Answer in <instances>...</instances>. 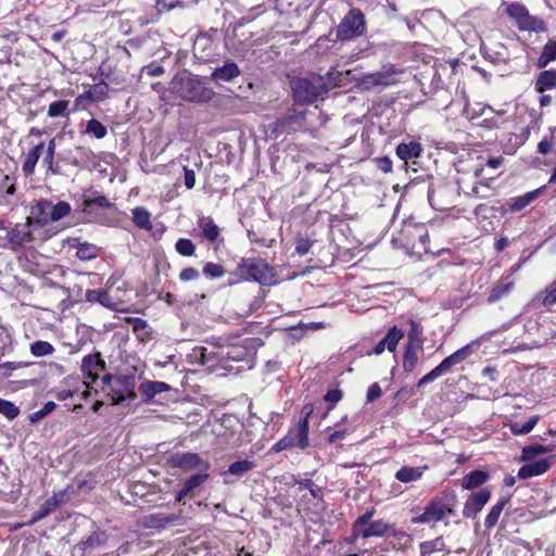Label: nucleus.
Here are the masks:
<instances>
[{
  "label": "nucleus",
  "instance_id": "obj_1",
  "mask_svg": "<svg viewBox=\"0 0 556 556\" xmlns=\"http://www.w3.org/2000/svg\"><path fill=\"white\" fill-rule=\"evenodd\" d=\"M341 74L328 73L326 76L312 75L308 78L292 80L293 98L296 103L311 104L330 89L339 86Z\"/></svg>",
  "mask_w": 556,
  "mask_h": 556
},
{
  "label": "nucleus",
  "instance_id": "obj_2",
  "mask_svg": "<svg viewBox=\"0 0 556 556\" xmlns=\"http://www.w3.org/2000/svg\"><path fill=\"white\" fill-rule=\"evenodd\" d=\"M173 84L176 93L188 102L206 103L214 97V91L195 77H176Z\"/></svg>",
  "mask_w": 556,
  "mask_h": 556
},
{
  "label": "nucleus",
  "instance_id": "obj_3",
  "mask_svg": "<svg viewBox=\"0 0 556 556\" xmlns=\"http://www.w3.org/2000/svg\"><path fill=\"white\" fill-rule=\"evenodd\" d=\"M235 275L241 280H254L265 286L274 283L275 278L274 268L258 257L242 258Z\"/></svg>",
  "mask_w": 556,
  "mask_h": 556
},
{
  "label": "nucleus",
  "instance_id": "obj_4",
  "mask_svg": "<svg viewBox=\"0 0 556 556\" xmlns=\"http://www.w3.org/2000/svg\"><path fill=\"white\" fill-rule=\"evenodd\" d=\"M456 504V495L454 492H444L442 496L432 498L425 511L413 518L414 523H430L442 520L446 515L453 514Z\"/></svg>",
  "mask_w": 556,
  "mask_h": 556
},
{
  "label": "nucleus",
  "instance_id": "obj_5",
  "mask_svg": "<svg viewBox=\"0 0 556 556\" xmlns=\"http://www.w3.org/2000/svg\"><path fill=\"white\" fill-rule=\"evenodd\" d=\"M365 31V16L358 9H352L337 28V38L350 40Z\"/></svg>",
  "mask_w": 556,
  "mask_h": 556
},
{
  "label": "nucleus",
  "instance_id": "obj_6",
  "mask_svg": "<svg viewBox=\"0 0 556 556\" xmlns=\"http://www.w3.org/2000/svg\"><path fill=\"white\" fill-rule=\"evenodd\" d=\"M507 14L516 21L520 30L543 31L544 22L541 18L530 15L526 7L519 3H511L506 9Z\"/></svg>",
  "mask_w": 556,
  "mask_h": 556
},
{
  "label": "nucleus",
  "instance_id": "obj_7",
  "mask_svg": "<svg viewBox=\"0 0 556 556\" xmlns=\"http://www.w3.org/2000/svg\"><path fill=\"white\" fill-rule=\"evenodd\" d=\"M469 352H470V346L469 345H466V346L457 350L455 353H453L452 355H450L446 358H444L430 372H428L426 376H424L418 381L417 387L420 388V387H422V386H425V384L435 380L437 378H439L443 374L447 372L453 366L462 363L469 355Z\"/></svg>",
  "mask_w": 556,
  "mask_h": 556
},
{
  "label": "nucleus",
  "instance_id": "obj_8",
  "mask_svg": "<svg viewBox=\"0 0 556 556\" xmlns=\"http://www.w3.org/2000/svg\"><path fill=\"white\" fill-rule=\"evenodd\" d=\"M374 515V511H367L366 514L359 516L354 525V531L367 539L370 536H382L387 534L391 526L383 520H376L370 522V519Z\"/></svg>",
  "mask_w": 556,
  "mask_h": 556
},
{
  "label": "nucleus",
  "instance_id": "obj_9",
  "mask_svg": "<svg viewBox=\"0 0 556 556\" xmlns=\"http://www.w3.org/2000/svg\"><path fill=\"white\" fill-rule=\"evenodd\" d=\"M170 464L175 468H180L186 471L192 470V469H207L208 463L206 460H203L198 454L195 453H177L170 456Z\"/></svg>",
  "mask_w": 556,
  "mask_h": 556
},
{
  "label": "nucleus",
  "instance_id": "obj_10",
  "mask_svg": "<svg viewBox=\"0 0 556 556\" xmlns=\"http://www.w3.org/2000/svg\"><path fill=\"white\" fill-rule=\"evenodd\" d=\"M490 497L491 493L486 489H482L479 492L471 494L465 503L463 510L464 517L475 518L489 502Z\"/></svg>",
  "mask_w": 556,
  "mask_h": 556
},
{
  "label": "nucleus",
  "instance_id": "obj_11",
  "mask_svg": "<svg viewBox=\"0 0 556 556\" xmlns=\"http://www.w3.org/2000/svg\"><path fill=\"white\" fill-rule=\"evenodd\" d=\"M403 337L404 332L401 329H399L396 326L392 327L388 331L386 337L376 344V346L372 350V353L376 355H380L384 352V350L394 352L397 346V343ZM367 354L370 355L371 352H368Z\"/></svg>",
  "mask_w": 556,
  "mask_h": 556
},
{
  "label": "nucleus",
  "instance_id": "obj_12",
  "mask_svg": "<svg viewBox=\"0 0 556 556\" xmlns=\"http://www.w3.org/2000/svg\"><path fill=\"white\" fill-rule=\"evenodd\" d=\"M105 369V362L100 353L86 355L81 363V370L92 382L98 379V372Z\"/></svg>",
  "mask_w": 556,
  "mask_h": 556
},
{
  "label": "nucleus",
  "instance_id": "obj_13",
  "mask_svg": "<svg viewBox=\"0 0 556 556\" xmlns=\"http://www.w3.org/2000/svg\"><path fill=\"white\" fill-rule=\"evenodd\" d=\"M392 83V74L376 72L364 75L358 85L362 89L368 90L377 86H387Z\"/></svg>",
  "mask_w": 556,
  "mask_h": 556
},
{
  "label": "nucleus",
  "instance_id": "obj_14",
  "mask_svg": "<svg viewBox=\"0 0 556 556\" xmlns=\"http://www.w3.org/2000/svg\"><path fill=\"white\" fill-rule=\"evenodd\" d=\"M313 412L314 406L312 404H306L302 408L303 418L298 425L299 447L302 450L308 445V418Z\"/></svg>",
  "mask_w": 556,
  "mask_h": 556
},
{
  "label": "nucleus",
  "instance_id": "obj_15",
  "mask_svg": "<svg viewBox=\"0 0 556 556\" xmlns=\"http://www.w3.org/2000/svg\"><path fill=\"white\" fill-rule=\"evenodd\" d=\"M50 201L40 200L31 208V217L27 218L26 226L30 225L33 220L40 225H47L50 223L49 217Z\"/></svg>",
  "mask_w": 556,
  "mask_h": 556
},
{
  "label": "nucleus",
  "instance_id": "obj_16",
  "mask_svg": "<svg viewBox=\"0 0 556 556\" xmlns=\"http://www.w3.org/2000/svg\"><path fill=\"white\" fill-rule=\"evenodd\" d=\"M170 390L169 384L162 381L147 380L139 386V392L144 396V402L149 403L156 394Z\"/></svg>",
  "mask_w": 556,
  "mask_h": 556
},
{
  "label": "nucleus",
  "instance_id": "obj_17",
  "mask_svg": "<svg viewBox=\"0 0 556 556\" xmlns=\"http://www.w3.org/2000/svg\"><path fill=\"white\" fill-rule=\"evenodd\" d=\"M241 74L235 62H226L223 66L216 67L212 73L215 81H230Z\"/></svg>",
  "mask_w": 556,
  "mask_h": 556
},
{
  "label": "nucleus",
  "instance_id": "obj_18",
  "mask_svg": "<svg viewBox=\"0 0 556 556\" xmlns=\"http://www.w3.org/2000/svg\"><path fill=\"white\" fill-rule=\"evenodd\" d=\"M548 468L549 463L546 459L536 460L521 466L518 470V477L521 479H528L546 472Z\"/></svg>",
  "mask_w": 556,
  "mask_h": 556
},
{
  "label": "nucleus",
  "instance_id": "obj_19",
  "mask_svg": "<svg viewBox=\"0 0 556 556\" xmlns=\"http://www.w3.org/2000/svg\"><path fill=\"white\" fill-rule=\"evenodd\" d=\"M178 519L179 515L156 513L144 518V526L148 528H165L167 525H174Z\"/></svg>",
  "mask_w": 556,
  "mask_h": 556
},
{
  "label": "nucleus",
  "instance_id": "obj_20",
  "mask_svg": "<svg viewBox=\"0 0 556 556\" xmlns=\"http://www.w3.org/2000/svg\"><path fill=\"white\" fill-rule=\"evenodd\" d=\"M427 469V466L424 467H409L404 466L400 470L396 471L395 478L403 482V483H409L419 480L424 471Z\"/></svg>",
  "mask_w": 556,
  "mask_h": 556
},
{
  "label": "nucleus",
  "instance_id": "obj_21",
  "mask_svg": "<svg viewBox=\"0 0 556 556\" xmlns=\"http://www.w3.org/2000/svg\"><path fill=\"white\" fill-rule=\"evenodd\" d=\"M553 88H556V70L541 72L535 81L536 91L543 93L545 90Z\"/></svg>",
  "mask_w": 556,
  "mask_h": 556
},
{
  "label": "nucleus",
  "instance_id": "obj_22",
  "mask_svg": "<svg viewBox=\"0 0 556 556\" xmlns=\"http://www.w3.org/2000/svg\"><path fill=\"white\" fill-rule=\"evenodd\" d=\"M43 142H40L27 153L25 162L23 164V172L26 175H31L34 173L35 166L43 151Z\"/></svg>",
  "mask_w": 556,
  "mask_h": 556
},
{
  "label": "nucleus",
  "instance_id": "obj_23",
  "mask_svg": "<svg viewBox=\"0 0 556 556\" xmlns=\"http://www.w3.org/2000/svg\"><path fill=\"white\" fill-rule=\"evenodd\" d=\"M421 151V146L417 142L400 143L396 147V155L403 161L418 157Z\"/></svg>",
  "mask_w": 556,
  "mask_h": 556
},
{
  "label": "nucleus",
  "instance_id": "obj_24",
  "mask_svg": "<svg viewBox=\"0 0 556 556\" xmlns=\"http://www.w3.org/2000/svg\"><path fill=\"white\" fill-rule=\"evenodd\" d=\"M556 60V40L548 41L544 48L543 52L538 59V67L544 68L546 67L551 62Z\"/></svg>",
  "mask_w": 556,
  "mask_h": 556
},
{
  "label": "nucleus",
  "instance_id": "obj_25",
  "mask_svg": "<svg viewBox=\"0 0 556 556\" xmlns=\"http://www.w3.org/2000/svg\"><path fill=\"white\" fill-rule=\"evenodd\" d=\"M63 494H54L50 498H48L40 507V509L36 513L35 520H40L47 517L49 514L54 511L61 504V497Z\"/></svg>",
  "mask_w": 556,
  "mask_h": 556
},
{
  "label": "nucleus",
  "instance_id": "obj_26",
  "mask_svg": "<svg viewBox=\"0 0 556 556\" xmlns=\"http://www.w3.org/2000/svg\"><path fill=\"white\" fill-rule=\"evenodd\" d=\"M276 10L280 14L292 15L296 17L301 15V4L296 0H276Z\"/></svg>",
  "mask_w": 556,
  "mask_h": 556
},
{
  "label": "nucleus",
  "instance_id": "obj_27",
  "mask_svg": "<svg viewBox=\"0 0 556 556\" xmlns=\"http://www.w3.org/2000/svg\"><path fill=\"white\" fill-rule=\"evenodd\" d=\"M444 543L441 539H437L420 544L421 556H445L442 553Z\"/></svg>",
  "mask_w": 556,
  "mask_h": 556
},
{
  "label": "nucleus",
  "instance_id": "obj_28",
  "mask_svg": "<svg viewBox=\"0 0 556 556\" xmlns=\"http://www.w3.org/2000/svg\"><path fill=\"white\" fill-rule=\"evenodd\" d=\"M200 227L202 228L203 236L208 241H215L219 236V228L211 217H203L200 219Z\"/></svg>",
  "mask_w": 556,
  "mask_h": 556
},
{
  "label": "nucleus",
  "instance_id": "obj_29",
  "mask_svg": "<svg viewBox=\"0 0 556 556\" xmlns=\"http://www.w3.org/2000/svg\"><path fill=\"white\" fill-rule=\"evenodd\" d=\"M488 479V473L481 470H473L469 472L463 479V486L465 489H475L481 484H483Z\"/></svg>",
  "mask_w": 556,
  "mask_h": 556
},
{
  "label": "nucleus",
  "instance_id": "obj_30",
  "mask_svg": "<svg viewBox=\"0 0 556 556\" xmlns=\"http://www.w3.org/2000/svg\"><path fill=\"white\" fill-rule=\"evenodd\" d=\"M72 211L71 205L65 201H60L56 204L50 202L49 217L50 222H59L67 216Z\"/></svg>",
  "mask_w": 556,
  "mask_h": 556
},
{
  "label": "nucleus",
  "instance_id": "obj_31",
  "mask_svg": "<svg viewBox=\"0 0 556 556\" xmlns=\"http://www.w3.org/2000/svg\"><path fill=\"white\" fill-rule=\"evenodd\" d=\"M420 351H422V346L417 348V345L407 344L403 359V367L406 371H410L415 368L418 362V353Z\"/></svg>",
  "mask_w": 556,
  "mask_h": 556
},
{
  "label": "nucleus",
  "instance_id": "obj_32",
  "mask_svg": "<svg viewBox=\"0 0 556 556\" xmlns=\"http://www.w3.org/2000/svg\"><path fill=\"white\" fill-rule=\"evenodd\" d=\"M132 220L141 229H151L150 213L143 207L132 211Z\"/></svg>",
  "mask_w": 556,
  "mask_h": 556
},
{
  "label": "nucleus",
  "instance_id": "obj_33",
  "mask_svg": "<svg viewBox=\"0 0 556 556\" xmlns=\"http://www.w3.org/2000/svg\"><path fill=\"white\" fill-rule=\"evenodd\" d=\"M540 193V189L528 192L523 194L522 197H518L514 199L513 203L510 204V212H518L525 208L528 204H530Z\"/></svg>",
  "mask_w": 556,
  "mask_h": 556
},
{
  "label": "nucleus",
  "instance_id": "obj_34",
  "mask_svg": "<svg viewBox=\"0 0 556 556\" xmlns=\"http://www.w3.org/2000/svg\"><path fill=\"white\" fill-rule=\"evenodd\" d=\"M507 501L506 500H501L498 501L490 510V513L488 514L486 518H485V527L488 529H491L493 528L497 521H498V518L506 505Z\"/></svg>",
  "mask_w": 556,
  "mask_h": 556
},
{
  "label": "nucleus",
  "instance_id": "obj_35",
  "mask_svg": "<svg viewBox=\"0 0 556 556\" xmlns=\"http://www.w3.org/2000/svg\"><path fill=\"white\" fill-rule=\"evenodd\" d=\"M70 101L67 100H59L55 102H52L48 108V116L54 118L60 116H67Z\"/></svg>",
  "mask_w": 556,
  "mask_h": 556
},
{
  "label": "nucleus",
  "instance_id": "obj_36",
  "mask_svg": "<svg viewBox=\"0 0 556 556\" xmlns=\"http://www.w3.org/2000/svg\"><path fill=\"white\" fill-rule=\"evenodd\" d=\"M513 288L514 283L511 281L500 282L491 290L488 301L490 303L498 301L503 295L509 293L513 290Z\"/></svg>",
  "mask_w": 556,
  "mask_h": 556
},
{
  "label": "nucleus",
  "instance_id": "obj_37",
  "mask_svg": "<svg viewBox=\"0 0 556 556\" xmlns=\"http://www.w3.org/2000/svg\"><path fill=\"white\" fill-rule=\"evenodd\" d=\"M255 467V464L251 460L243 459L237 460L229 466L228 472L233 476H242L243 473L252 470Z\"/></svg>",
  "mask_w": 556,
  "mask_h": 556
},
{
  "label": "nucleus",
  "instance_id": "obj_38",
  "mask_svg": "<svg viewBox=\"0 0 556 556\" xmlns=\"http://www.w3.org/2000/svg\"><path fill=\"white\" fill-rule=\"evenodd\" d=\"M54 152H55V139H51L48 143V148L46 150V155L43 157V164L47 166V169L52 174H58L59 169L54 166Z\"/></svg>",
  "mask_w": 556,
  "mask_h": 556
},
{
  "label": "nucleus",
  "instance_id": "obj_39",
  "mask_svg": "<svg viewBox=\"0 0 556 556\" xmlns=\"http://www.w3.org/2000/svg\"><path fill=\"white\" fill-rule=\"evenodd\" d=\"M106 539H108V536H106L105 532H102V531L93 532L85 541L81 542V545L84 546V548L99 547V546H102L105 544Z\"/></svg>",
  "mask_w": 556,
  "mask_h": 556
},
{
  "label": "nucleus",
  "instance_id": "obj_40",
  "mask_svg": "<svg viewBox=\"0 0 556 556\" xmlns=\"http://www.w3.org/2000/svg\"><path fill=\"white\" fill-rule=\"evenodd\" d=\"M410 329L408 331V343L407 344H414L417 345V348H421L424 343L422 338V330L420 326L415 323L414 320L409 321Z\"/></svg>",
  "mask_w": 556,
  "mask_h": 556
},
{
  "label": "nucleus",
  "instance_id": "obj_41",
  "mask_svg": "<svg viewBox=\"0 0 556 556\" xmlns=\"http://www.w3.org/2000/svg\"><path fill=\"white\" fill-rule=\"evenodd\" d=\"M30 352L34 356H46L54 352V348L47 341H36L30 345Z\"/></svg>",
  "mask_w": 556,
  "mask_h": 556
},
{
  "label": "nucleus",
  "instance_id": "obj_42",
  "mask_svg": "<svg viewBox=\"0 0 556 556\" xmlns=\"http://www.w3.org/2000/svg\"><path fill=\"white\" fill-rule=\"evenodd\" d=\"M86 132L92 135L97 139H102L106 136L108 130L98 119H90L87 123Z\"/></svg>",
  "mask_w": 556,
  "mask_h": 556
},
{
  "label": "nucleus",
  "instance_id": "obj_43",
  "mask_svg": "<svg viewBox=\"0 0 556 556\" xmlns=\"http://www.w3.org/2000/svg\"><path fill=\"white\" fill-rule=\"evenodd\" d=\"M8 240L13 243V244H17V245H22L23 243H25L26 241H29L30 240V232L29 231H22L20 230L17 227L11 229L9 232H8Z\"/></svg>",
  "mask_w": 556,
  "mask_h": 556
},
{
  "label": "nucleus",
  "instance_id": "obj_44",
  "mask_svg": "<svg viewBox=\"0 0 556 556\" xmlns=\"http://www.w3.org/2000/svg\"><path fill=\"white\" fill-rule=\"evenodd\" d=\"M0 414L13 420L18 416L20 408L14 403L0 399Z\"/></svg>",
  "mask_w": 556,
  "mask_h": 556
},
{
  "label": "nucleus",
  "instance_id": "obj_45",
  "mask_svg": "<svg viewBox=\"0 0 556 556\" xmlns=\"http://www.w3.org/2000/svg\"><path fill=\"white\" fill-rule=\"evenodd\" d=\"M56 407V404L52 401H49L45 404V406L33 413L30 416H29V421L31 424H36L38 421H40L41 419H43L45 417H47L49 414H51Z\"/></svg>",
  "mask_w": 556,
  "mask_h": 556
},
{
  "label": "nucleus",
  "instance_id": "obj_46",
  "mask_svg": "<svg viewBox=\"0 0 556 556\" xmlns=\"http://www.w3.org/2000/svg\"><path fill=\"white\" fill-rule=\"evenodd\" d=\"M208 479L207 473H197L187 479L184 483V488L191 493L193 490L199 488Z\"/></svg>",
  "mask_w": 556,
  "mask_h": 556
},
{
  "label": "nucleus",
  "instance_id": "obj_47",
  "mask_svg": "<svg viewBox=\"0 0 556 556\" xmlns=\"http://www.w3.org/2000/svg\"><path fill=\"white\" fill-rule=\"evenodd\" d=\"M298 444L299 445V437H298V432L292 434V433H289L288 435H286L285 438H282L280 441H278L275 445H274V450L276 452H281V451H285L293 445Z\"/></svg>",
  "mask_w": 556,
  "mask_h": 556
},
{
  "label": "nucleus",
  "instance_id": "obj_48",
  "mask_svg": "<svg viewBox=\"0 0 556 556\" xmlns=\"http://www.w3.org/2000/svg\"><path fill=\"white\" fill-rule=\"evenodd\" d=\"M294 482L300 484V488H305L309 491L311 495L315 498L323 497L321 488L317 486L311 479H294Z\"/></svg>",
  "mask_w": 556,
  "mask_h": 556
},
{
  "label": "nucleus",
  "instance_id": "obj_49",
  "mask_svg": "<svg viewBox=\"0 0 556 556\" xmlns=\"http://www.w3.org/2000/svg\"><path fill=\"white\" fill-rule=\"evenodd\" d=\"M176 251L184 256H191L195 252V245L189 239H179L176 242Z\"/></svg>",
  "mask_w": 556,
  "mask_h": 556
},
{
  "label": "nucleus",
  "instance_id": "obj_50",
  "mask_svg": "<svg viewBox=\"0 0 556 556\" xmlns=\"http://www.w3.org/2000/svg\"><path fill=\"white\" fill-rule=\"evenodd\" d=\"M76 254L80 260H91L98 255V249L93 244L84 243L78 247Z\"/></svg>",
  "mask_w": 556,
  "mask_h": 556
},
{
  "label": "nucleus",
  "instance_id": "obj_51",
  "mask_svg": "<svg viewBox=\"0 0 556 556\" xmlns=\"http://www.w3.org/2000/svg\"><path fill=\"white\" fill-rule=\"evenodd\" d=\"M193 356L200 365H205L216 357L215 353L207 352L206 348L199 346L193 350Z\"/></svg>",
  "mask_w": 556,
  "mask_h": 556
},
{
  "label": "nucleus",
  "instance_id": "obj_52",
  "mask_svg": "<svg viewBox=\"0 0 556 556\" xmlns=\"http://www.w3.org/2000/svg\"><path fill=\"white\" fill-rule=\"evenodd\" d=\"M117 383H119L124 388V391L127 393L125 395L126 399L135 400L137 397L134 391L135 382L132 378L124 377L123 379H118Z\"/></svg>",
  "mask_w": 556,
  "mask_h": 556
},
{
  "label": "nucleus",
  "instance_id": "obj_53",
  "mask_svg": "<svg viewBox=\"0 0 556 556\" xmlns=\"http://www.w3.org/2000/svg\"><path fill=\"white\" fill-rule=\"evenodd\" d=\"M203 273L212 278H218L222 277L225 273V269L222 265L216 263H207L204 268Z\"/></svg>",
  "mask_w": 556,
  "mask_h": 556
},
{
  "label": "nucleus",
  "instance_id": "obj_54",
  "mask_svg": "<svg viewBox=\"0 0 556 556\" xmlns=\"http://www.w3.org/2000/svg\"><path fill=\"white\" fill-rule=\"evenodd\" d=\"M547 452V448L542 445H530L522 450L523 458L530 459L539 454Z\"/></svg>",
  "mask_w": 556,
  "mask_h": 556
},
{
  "label": "nucleus",
  "instance_id": "obj_55",
  "mask_svg": "<svg viewBox=\"0 0 556 556\" xmlns=\"http://www.w3.org/2000/svg\"><path fill=\"white\" fill-rule=\"evenodd\" d=\"M85 204L86 206L99 205L101 207H110L112 205L104 195H98L94 198L86 199Z\"/></svg>",
  "mask_w": 556,
  "mask_h": 556
},
{
  "label": "nucleus",
  "instance_id": "obj_56",
  "mask_svg": "<svg viewBox=\"0 0 556 556\" xmlns=\"http://www.w3.org/2000/svg\"><path fill=\"white\" fill-rule=\"evenodd\" d=\"M382 392L380 386L377 382L372 383L367 391V402H374L378 400Z\"/></svg>",
  "mask_w": 556,
  "mask_h": 556
},
{
  "label": "nucleus",
  "instance_id": "obj_57",
  "mask_svg": "<svg viewBox=\"0 0 556 556\" xmlns=\"http://www.w3.org/2000/svg\"><path fill=\"white\" fill-rule=\"evenodd\" d=\"M553 146L554 141L545 137L539 142L538 152L545 155L551 152Z\"/></svg>",
  "mask_w": 556,
  "mask_h": 556
},
{
  "label": "nucleus",
  "instance_id": "obj_58",
  "mask_svg": "<svg viewBox=\"0 0 556 556\" xmlns=\"http://www.w3.org/2000/svg\"><path fill=\"white\" fill-rule=\"evenodd\" d=\"M199 277V271L193 267H188L181 270L179 278L182 281H189L197 279Z\"/></svg>",
  "mask_w": 556,
  "mask_h": 556
},
{
  "label": "nucleus",
  "instance_id": "obj_59",
  "mask_svg": "<svg viewBox=\"0 0 556 556\" xmlns=\"http://www.w3.org/2000/svg\"><path fill=\"white\" fill-rule=\"evenodd\" d=\"M185 186L188 189H192L195 185V174L192 169L184 167Z\"/></svg>",
  "mask_w": 556,
  "mask_h": 556
},
{
  "label": "nucleus",
  "instance_id": "obj_60",
  "mask_svg": "<svg viewBox=\"0 0 556 556\" xmlns=\"http://www.w3.org/2000/svg\"><path fill=\"white\" fill-rule=\"evenodd\" d=\"M556 303V286L552 285L546 289L545 296L543 299L544 305H552Z\"/></svg>",
  "mask_w": 556,
  "mask_h": 556
},
{
  "label": "nucleus",
  "instance_id": "obj_61",
  "mask_svg": "<svg viewBox=\"0 0 556 556\" xmlns=\"http://www.w3.org/2000/svg\"><path fill=\"white\" fill-rule=\"evenodd\" d=\"M377 166L383 173H390L392 170V161L384 156L377 160Z\"/></svg>",
  "mask_w": 556,
  "mask_h": 556
},
{
  "label": "nucleus",
  "instance_id": "obj_62",
  "mask_svg": "<svg viewBox=\"0 0 556 556\" xmlns=\"http://www.w3.org/2000/svg\"><path fill=\"white\" fill-rule=\"evenodd\" d=\"M342 399V391L339 389L330 390L325 395V401L337 403Z\"/></svg>",
  "mask_w": 556,
  "mask_h": 556
},
{
  "label": "nucleus",
  "instance_id": "obj_63",
  "mask_svg": "<svg viewBox=\"0 0 556 556\" xmlns=\"http://www.w3.org/2000/svg\"><path fill=\"white\" fill-rule=\"evenodd\" d=\"M129 324L132 326L134 331H142L147 328V321L141 318H131Z\"/></svg>",
  "mask_w": 556,
  "mask_h": 556
},
{
  "label": "nucleus",
  "instance_id": "obj_64",
  "mask_svg": "<svg viewBox=\"0 0 556 556\" xmlns=\"http://www.w3.org/2000/svg\"><path fill=\"white\" fill-rule=\"evenodd\" d=\"M510 430L514 434H527L530 432V430L526 428V424L520 425L519 422H514Z\"/></svg>",
  "mask_w": 556,
  "mask_h": 556
}]
</instances>
